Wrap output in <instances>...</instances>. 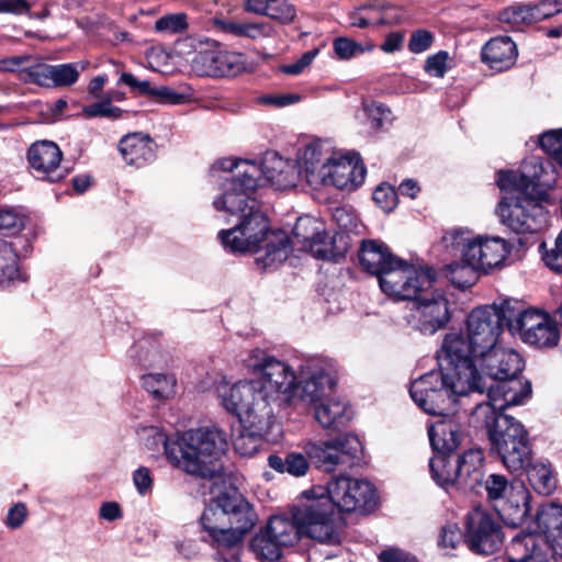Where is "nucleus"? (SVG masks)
Masks as SVG:
<instances>
[{"label": "nucleus", "mask_w": 562, "mask_h": 562, "mask_svg": "<svg viewBox=\"0 0 562 562\" xmlns=\"http://www.w3.org/2000/svg\"><path fill=\"white\" fill-rule=\"evenodd\" d=\"M554 178L550 161L532 156L525 159L519 170H501L497 186L504 195L496 213L501 222L516 234H535L547 226L548 211L542 205L547 188Z\"/></svg>", "instance_id": "f257e3e1"}, {"label": "nucleus", "mask_w": 562, "mask_h": 562, "mask_svg": "<svg viewBox=\"0 0 562 562\" xmlns=\"http://www.w3.org/2000/svg\"><path fill=\"white\" fill-rule=\"evenodd\" d=\"M305 507L299 513L300 521L321 543L338 544L340 536L334 520L335 509L342 513H369L376 506V492L367 480L339 476L326 487L317 486L302 494Z\"/></svg>", "instance_id": "f03ea898"}, {"label": "nucleus", "mask_w": 562, "mask_h": 562, "mask_svg": "<svg viewBox=\"0 0 562 562\" xmlns=\"http://www.w3.org/2000/svg\"><path fill=\"white\" fill-rule=\"evenodd\" d=\"M240 177L227 179L222 187V194L214 201L217 211L236 215L239 223L231 229L221 231L218 236L225 248L233 252H257L267 239L269 223L259 211L258 203L251 195L258 188L259 169L254 164H244Z\"/></svg>", "instance_id": "7ed1b4c3"}, {"label": "nucleus", "mask_w": 562, "mask_h": 562, "mask_svg": "<svg viewBox=\"0 0 562 562\" xmlns=\"http://www.w3.org/2000/svg\"><path fill=\"white\" fill-rule=\"evenodd\" d=\"M244 362L249 372L258 375L256 380L217 387L229 394L227 402L231 407L236 408L241 403L258 408L266 405L274 415L276 408L291 404L297 390V375L288 363L262 349L251 350Z\"/></svg>", "instance_id": "20e7f679"}, {"label": "nucleus", "mask_w": 562, "mask_h": 562, "mask_svg": "<svg viewBox=\"0 0 562 562\" xmlns=\"http://www.w3.org/2000/svg\"><path fill=\"white\" fill-rule=\"evenodd\" d=\"M439 371H430L415 380L409 394L418 407L429 415L450 416L458 411V404L472 394H484V385L467 371L450 363L438 351Z\"/></svg>", "instance_id": "39448f33"}, {"label": "nucleus", "mask_w": 562, "mask_h": 562, "mask_svg": "<svg viewBox=\"0 0 562 562\" xmlns=\"http://www.w3.org/2000/svg\"><path fill=\"white\" fill-rule=\"evenodd\" d=\"M508 406L479 402L472 409L469 424L486 431L490 452L510 472L526 470L531 461V445L524 425L504 413Z\"/></svg>", "instance_id": "423d86ee"}, {"label": "nucleus", "mask_w": 562, "mask_h": 562, "mask_svg": "<svg viewBox=\"0 0 562 562\" xmlns=\"http://www.w3.org/2000/svg\"><path fill=\"white\" fill-rule=\"evenodd\" d=\"M168 461L177 469L202 479L224 476L220 458L227 448V436L217 427L190 429L176 438L158 435Z\"/></svg>", "instance_id": "0eeeda50"}, {"label": "nucleus", "mask_w": 562, "mask_h": 562, "mask_svg": "<svg viewBox=\"0 0 562 562\" xmlns=\"http://www.w3.org/2000/svg\"><path fill=\"white\" fill-rule=\"evenodd\" d=\"M436 282L437 273L431 267H418L393 295L396 300L412 302L405 319L411 328L424 335H434L451 318L449 301Z\"/></svg>", "instance_id": "6e6552de"}, {"label": "nucleus", "mask_w": 562, "mask_h": 562, "mask_svg": "<svg viewBox=\"0 0 562 562\" xmlns=\"http://www.w3.org/2000/svg\"><path fill=\"white\" fill-rule=\"evenodd\" d=\"M501 334L496 310L490 305L479 306L468 315L467 333L448 334L439 351L450 363L473 371L475 378L482 379L476 364L479 357L498 346Z\"/></svg>", "instance_id": "1a4fd4ad"}, {"label": "nucleus", "mask_w": 562, "mask_h": 562, "mask_svg": "<svg viewBox=\"0 0 562 562\" xmlns=\"http://www.w3.org/2000/svg\"><path fill=\"white\" fill-rule=\"evenodd\" d=\"M477 362L484 373L495 381L487 385L482 376L486 402L502 404L503 406L520 405L530 395L529 382H522L517 376L522 371L524 361L518 352L513 349L495 347L493 350L479 357Z\"/></svg>", "instance_id": "9d476101"}, {"label": "nucleus", "mask_w": 562, "mask_h": 562, "mask_svg": "<svg viewBox=\"0 0 562 562\" xmlns=\"http://www.w3.org/2000/svg\"><path fill=\"white\" fill-rule=\"evenodd\" d=\"M358 256L363 269L378 277L381 290L389 296H393L418 269L395 257L385 244L373 239L361 243Z\"/></svg>", "instance_id": "9b49d317"}, {"label": "nucleus", "mask_w": 562, "mask_h": 562, "mask_svg": "<svg viewBox=\"0 0 562 562\" xmlns=\"http://www.w3.org/2000/svg\"><path fill=\"white\" fill-rule=\"evenodd\" d=\"M432 480L441 487L457 486L467 492L480 486L484 476V452L481 448L465 450L453 468L447 457L436 456L429 460Z\"/></svg>", "instance_id": "f8f14e48"}, {"label": "nucleus", "mask_w": 562, "mask_h": 562, "mask_svg": "<svg viewBox=\"0 0 562 562\" xmlns=\"http://www.w3.org/2000/svg\"><path fill=\"white\" fill-rule=\"evenodd\" d=\"M222 406L231 414L237 415L244 429L235 437L233 445L237 453L243 457H251L257 453L262 445L263 437L273 425L274 415L266 405L260 408L248 403H241L236 408L228 405L229 394L217 389Z\"/></svg>", "instance_id": "ddd939ff"}, {"label": "nucleus", "mask_w": 562, "mask_h": 562, "mask_svg": "<svg viewBox=\"0 0 562 562\" xmlns=\"http://www.w3.org/2000/svg\"><path fill=\"white\" fill-rule=\"evenodd\" d=\"M362 452L359 438L352 434H345L334 439L308 442L305 453L319 469L331 472L337 467H350Z\"/></svg>", "instance_id": "4468645a"}, {"label": "nucleus", "mask_w": 562, "mask_h": 562, "mask_svg": "<svg viewBox=\"0 0 562 562\" xmlns=\"http://www.w3.org/2000/svg\"><path fill=\"white\" fill-rule=\"evenodd\" d=\"M504 535L501 524L487 510L475 508L467 516L464 543L479 555H491L503 544Z\"/></svg>", "instance_id": "2eb2a0df"}, {"label": "nucleus", "mask_w": 562, "mask_h": 562, "mask_svg": "<svg viewBox=\"0 0 562 562\" xmlns=\"http://www.w3.org/2000/svg\"><path fill=\"white\" fill-rule=\"evenodd\" d=\"M254 510L250 504L236 490H227L214 497L203 510L200 522L202 529L207 532L217 528H224Z\"/></svg>", "instance_id": "dca6fc26"}, {"label": "nucleus", "mask_w": 562, "mask_h": 562, "mask_svg": "<svg viewBox=\"0 0 562 562\" xmlns=\"http://www.w3.org/2000/svg\"><path fill=\"white\" fill-rule=\"evenodd\" d=\"M191 69L200 77H235L246 69V63L241 53L212 48L196 52Z\"/></svg>", "instance_id": "f3484780"}, {"label": "nucleus", "mask_w": 562, "mask_h": 562, "mask_svg": "<svg viewBox=\"0 0 562 562\" xmlns=\"http://www.w3.org/2000/svg\"><path fill=\"white\" fill-rule=\"evenodd\" d=\"M366 167L349 156L326 159L322 165L321 177L313 175L312 186H334L340 190L353 191L366 178Z\"/></svg>", "instance_id": "a211bd4d"}, {"label": "nucleus", "mask_w": 562, "mask_h": 562, "mask_svg": "<svg viewBox=\"0 0 562 562\" xmlns=\"http://www.w3.org/2000/svg\"><path fill=\"white\" fill-rule=\"evenodd\" d=\"M329 367L326 360L317 357L305 359L300 364L296 383L302 389L303 402L316 404L323 398L325 390L334 385Z\"/></svg>", "instance_id": "6ab92c4d"}, {"label": "nucleus", "mask_w": 562, "mask_h": 562, "mask_svg": "<svg viewBox=\"0 0 562 562\" xmlns=\"http://www.w3.org/2000/svg\"><path fill=\"white\" fill-rule=\"evenodd\" d=\"M61 150L50 140H40L31 145L27 159L37 176L49 182H58L65 178L67 171L60 167Z\"/></svg>", "instance_id": "aec40b11"}, {"label": "nucleus", "mask_w": 562, "mask_h": 562, "mask_svg": "<svg viewBox=\"0 0 562 562\" xmlns=\"http://www.w3.org/2000/svg\"><path fill=\"white\" fill-rule=\"evenodd\" d=\"M293 237L302 244L304 250L310 251L317 259H329L333 255L328 245V234L311 216L299 217L293 227Z\"/></svg>", "instance_id": "412c9836"}, {"label": "nucleus", "mask_w": 562, "mask_h": 562, "mask_svg": "<svg viewBox=\"0 0 562 562\" xmlns=\"http://www.w3.org/2000/svg\"><path fill=\"white\" fill-rule=\"evenodd\" d=\"M530 493L521 482H513L510 493L494 508L502 520L512 527L522 525L530 513Z\"/></svg>", "instance_id": "4be33fe9"}, {"label": "nucleus", "mask_w": 562, "mask_h": 562, "mask_svg": "<svg viewBox=\"0 0 562 562\" xmlns=\"http://www.w3.org/2000/svg\"><path fill=\"white\" fill-rule=\"evenodd\" d=\"M305 507V503L294 508L293 517L288 518L284 516H272L266 528L267 532L270 533L274 541L281 548L290 547L296 543L300 538L304 535L313 540L317 539L311 535L307 529V524L300 521L299 513Z\"/></svg>", "instance_id": "5701e85b"}, {"label": "nucleus", "mask_w": 562, "mask_h": 562, "mask_svg": "<svg viewBox=\"0 0 562 562\" xmlns=\"http://www.w3.org/2000/svg\"><path fill=\"white\" fill-rule=\"evenodd\" d=\"M157 145L155 140L144 133H131L121 138L117 149L124 161L142 168L156 159Z\"/></svg>", "instance_id": "b1692460"}, {"label": "nucleus", "mask_w": 562, "mask_h": 562, "mask_svg": "<svg viewBox=\"0 0 562 562\" xmlns=\"http://www.w3.org/2000/svg\"><path fill=\"white\" fill-rule=\"evenodd\" d=\"M517 57V46L508 36L493 37L481 49V60L498 72L512 68Z\"/></svg>", "instance_id": "393cba45"}, {"label": "nucleus", "mask_w": 562, "mask_h": 562, "mask_svg": "<svg viewBox=\"0 0 562 562\" xmlns=\"http://www.w3.org/2000/svg\"><path fill=\"white\" fill-rule=\"evenodd\" d=\"M428 435L432 449L442 457L457 450L463 439L461 426L451 418L431 425Z\"/></svg>", "instance_id": "a878e982"}, {"label": "nucleus", "mask_w": 562, "mask_h": 562, "mask_svg": "<svg viewBox=\"0 0 562 562\" xmlns=\"http://www.w3.org/2000/svg\"><path fill=\"white\" fill-rule=\"evenodd\" d=\"M316 420L325 429L340 430L352 418L350 405L338 398H329L315 406Z\"/></svg>", "instance_id": "bb28decb"}, {"label": "nucleus", "mask_w": 562, "mask_h": 562, "mask_svg": "<svg viewBox=\"0 0 562 562\" xmlns=\"http://www.w3.org/2000/svg\"><path fill=\"white\" fill-rule=\"evenodd\" d=\"M254 165L259 169L258 186L261 178L278 187L293 184L294 166L277 153H267L260 165Z\"/></svg>", "instance_id": "cd10ccee"}, {"label": "nucleus", "mask_w": 562, "mask_h": 562, "mask_svg": "<svg viewBox=\"0 0 562 562\" xmlns=\"http://www.w3.org/2000/svg\"><path fill=\"white\" fill-rule=\"evenodd\" d=\"M256 514L240 516L224 528H217L206 533L212 540V544L217 548L231 549L239 544L245 535L255 526Z\"/></svg>", "instance_id": "c85d7f7f"}, {"label": "nucleus", "mask_w": 562, "mask_h": 562, "mask_svg": "<svg viewBox=\"0 0 562 562\" xmlns=\"http://www.w3.org/2000/svg\"><path fill=\"white\" fill-rule=\"evenodd\" d=\"M214 26L222 33L248 40L270 37L272 27L267 23L215 19Z\"/></svg>", "instance_id": "c756f323"}, {"label": "nucleus", "mask_w": 562, "mask_h": 562, "mask_svg": "<svg viewBox=\"0 0 562 562\" xmlns=\"http://www.w3.org/2000/svg\"><path fill=\"white\" fill-rule=\"evenodd\" d=\"M537 525L548 540L562 547V506L559 504L543 505L537 513Z\"/></svg>", "instance_id": "7c9ffc66"}, {"label": "nucleus", "mask_w": 562, "mask_h": 562, "mask_svg": "<svg viewBox=\"0 0 562 562\" xmlns=\"http://www.w3.org/2000/svg\"><path fill=\"white\" fill-rule=\"evenodd\" d=\"M483 238L477 237L472 240H468L462 247V259L468 267L461 268V271L468 273V280H461L454 278L460 284H474L477 279V271L483 270Z\"/></svg>", "instance_id": "2f4dec72"}, {"label": "nucleus", "mask_w": 562, "mask_h": 562, "mask_svg": "<svg viewBox=\"0 0 562 562\" xmlns=\"http://www.w3.org/2000/svg\"><path fill=\"white\" fill-rule=\"evenodd\" d=\"M538 537L520 531L510 541L508 552L512 562H542L537 559Z\"/></svg>", "instance_id": "473e14b6"}, {"label": "nucleus", "mask_w": 562, "mask_h": 562, "mask_svg": "<svg viewBox=\"0 0 562 562\" xmlns=\"http://www.w3.org/2000/svg\"><path fill=\"white\" fill-rule=\"evenodd\" d=\"M268 464L277 472H286L296 477L304 476L310 469V463L306 457L301 452H290L285 458H281L278 454H271L268 458Z\"/></svg>", "instance_id": "72a5a7b5"}, {"label": "nucleus", "mask_w": 562, "mask_h": 562, "mask_svg": "<svg viewBox=\"0 0 562 562\" xmlns=\"http://www.w3.org/2000/svg\"><path fill=\"white\" fill-rule=\"evenodd\" d=\"M143 387L155 400H168L176 394L177 381L172 374L149 373L142 376Z\"/></svg>", "instance_id": "f704fd0d"}, {"label": "nucleus", "mask_w": 562, "mask_h": 562, "mask_svg": "<svg viewBox=\"0 0 562 562\" xmlns=\"http://www.w3.org/2000/svg\"><path fill=\"white\" fill-rule=\"evenodd\" d=\"M250 550L261 561H278L282 555V548L274 538L267 532V528L260 529L250 541Z\"/></svg>", "instance_id": "c9c22d12"}, {"label": "nucleus", "mask_w": 562, "mask_h": 562, "mask_svg": "<svg viewBox=\"0 0 562 562\" xmlns=\"http://www.w3.org/2000/svg\"><path fill=\"white\" fill-rule=\"evenodd\" d=\"M15 280L24 281L18 267V256L5 240L0 239V284H10Z\"/></svg>", "instance_id": "e433bc0d"}, {"label": "nucleus", "mask_w": 562, "mask_h": 562, "mask_svg": "<svg viewBox=\"0 0 562 562\" xmlns=\"http://www.w3.org/2000/svg\"><path fill=\"white\" fill-rule=\"evenodd\" d=\"M509 252L508 244L501 237L483 238V271L502 263Z\"/></svg>", "instance_id": "4c0bfd02"}, {"label": "nucleus", "mask_w": 562, "mask_h": 562, "mask_svg": "<svg viewBox=\"0 0 562 562\" xmlns=\"http://www.w3.org/2000/svg\"><path fill=\"white\" fill-rule=\"evenodd\" d=\"M559 338L557 324L548 317L536 330L528 333L522 341L539 348H551L557 346Z\"/></svg>", "instance_id": "58836bf2"}, {"label": "nucleus", "mask_w": 562, "mask_h": 562, "mask_svg": "<svg viewBox=\"0 0 562 562\" xmlns=\"http://www.w3.org/2000/svg\"><path fill=\"white\" fill-rule=\"evenodd\" d=\"M528 480L533 490L541 495H550L555 490V480L546 464H529Z\"/></svg>", "instance_id": "ea45409f"}, {"label": "nucleus", "mask_w": 562, "mask_h": 562, "mask_svg": "<svg viewBox=\"0 0 562 562\" xmlns=\"http://www.w3.org/2000/svg\"><path fill=\"white\" fill-rule=\"evenodd\" d=\"M499 316V327L503 330L506 324L508 330L516 335L520 316L526 312L518 301H504L499 306H493Z\"/></svg>", "instance_id": "a19ab883"}, {"label": "nucleus", "mask_w": 562, "mask_h": 562, "mask_svg": "<svg viewBox=\"0 0 562 562\" xmlns=\"http://www.w3.org/2000/svg\"><path fill=\"white\" fill-rule=\"evenodd\" d=\"M21 79L41 87H53L52 65L36 63L21 70Z\"/></svg>", "instance_id": "79ce46f5"}, {"label": "nucleus", "mask_w": 562, "mask_h": 562, "mask_svg": "<svg viewBox=\"0 0 562 562\" xmlns=\"http://www.w3.org/2000/svg\"><path fill=\"white\" fill-rule=\"evenodd\" d=\"M85 65L78 63L52 65L53 87H68L74 85Z\"/></svg>", "instance_id": "37998d69"}, {"label": "nucleus", "mask_w": 562, "mask_h": 562, "mask_svg": "<svg viewBox=\"0 0 562 562\" xmlns=\"http://www.w3.org/2000/svg\"><path fill=\"white\" fill-rule=\"evenodd\" d=\"M512 483L508 482L507 477L502 474H490L484 481V487L488 501L493 504H498L510 493Z\"/></svg>", "instance_id": "c03bdc74"}, {"label": "nucleus", "mask_w": 562, "mask_h": 562, "mask_svg": "<svg viewBox=\"0 0 562 562\" xmlns=\"http://www.w3.org/2000/svg\"><path fill=\"white\" fill-rule=\"evenodd\" d=\"M321 150L316 145L305 147L302 156V167L306 181L312 186L313 175L321 177L322 165L325 161L321 159Z\"/></svg>", "instance_id": "a18cd8bd"}, {"label": "nucleus", "mask_w": 562, "mask_h": 562, "mask_svg": "<svg viewBox=\"0 0 562 562\" xmlns=\"http://www.w3.org/2000/svg\"><path fill=\"white\" fill-rule=\"evenodd\" d=\"M539 251L548 268L554 272L562 273V231L551 248H548L547 243L543 241L539 245Z\"/></svg>", "instance_id": "49530a36"}, {"label": "nucleus", "mask_w": 562, "mask_h": 562, "mask_svg": "<svg viewBox=\"0 0 562 562\" xmlns=\"http://www.w3.org/2000/svg\"><path fill=\"white\" fill-rule=\"evenodd\" d=\"M188 29L184 13L167 14L155 22V31L167 34H180Z\"/></svg>", "instance_id": "de8ad7c7"}, {"label": "nucleus", "mask_w": 562, "mask_h": 562, "mask_svg": "<svg viewBox=\"0 0 562 562\" xmlns=\"http://www.w3.org/2000/svg\"><path fill=\"white\" fill-rule=\"evenodd\" d=\"M363 111L373 131L382 128L384 122L390 121V109L380 102L364 103Z\"/></svg>", "instance_id": "09e8293b"}, {"label": "nucleus", "mask_w": 562, "mask_h": 562, "mask_svg": "<svg viewBox=\"0 0 562 562\" xmlns=\"http://www.w3.org/2000/svg\"><path fill=\"white\" fill-rule=\"evenodd\" d=\"M464 541V535L457 524H448L440 530L438 546L446 550H456Z\"/></svg>", "instance_id": "8fccbe9b"}, {"label": "nucleus", "mask_w": 562, "mask_h": 562, "mask_svg": "<svg viewBox=\"0 0 562 562\" xmlns=\"http://www.w3.org/2000/svg\"><path fill=\"white\" fill-rule=\"evenodd\" d=\"M548 317V315L539 313L538 311L526 310V312L520 316V324L517 327L516 335H519L522 340L526 338L528 333H531L541 326Z\"/></svg>", "instance_id": "3c124183"}, {"label": "nucleus", "mask_w": 562, "mask_h": 562, "mask_svg": "<svg viewBox=\"0 0 562 562\" xmlns=\"http://www.w3.org/2000/svg\"><path fill=\"white\" fill-rule=\"evenodd\" d=\"M82 112L88 117H108L113 120L121 117L123 114V111L112 105L109 100L86 105Z\"/></svg>", "instance_id": "603ef678"}, {"label": "nucleus", "mask_w": 562, "mask_h": 562, "mask_svg": "<svg viewBox=\"0 0 562 562\" xmlns=\"http://www.w3.org/2000/svg\"><path fill=\"white\" fill-rule=\"evenodd\" d=\"M24 226L23 216L15 207L0 209V231H8L14 234Z\"/></svg>", "instance_id": "864d4df0"}, {"label": "nucleus", "mask_w": 562, "mask_h": 562, "mask_svg": "<svg viewBox=\"0 0 562 562\" xmlns=\"http://www.w3.org/2000/svg\"><path fill=\"white\" fill-rule=\"evenodd\" d=\"M373 201L385 212L392 211L397 202V191L390 184L382 183L376 187Z\"/></svg>", "instance_id": "5fc2aeb1"}, {"label": "nucleus", "mask_w": 562, "mask_h": 562, "mask_svg": "<svg viewBox=\"0 0 562 562\" xmlns=\"http://www.w3.org/2000/svg\"><path fill=\"white\" fill-rule=\"evenodd\" d=\"M267 16L281 24H289L294 21L296 10L294 5L289 3L286 0H279L278 2L270 4Z\"/></svg>", "instance_id": "6e6d98bb"}, {"label": "nucleus", "mask_w": 562, "mask_h": 562, "mask_svg": "<svg viewBox=\"0 0 562 562\" xmlns=\"http://www.w3.org/2000/svg\"><path fill=\"white\" fill-rule=\"evenodd\" d=\"M498 20L510 25L529 24L526 4H515L502 10Z\"/></svg>", "instance_id": "4d7b16f0"}, {"label": "nucleus", "mask_w": 562, "mask_h": 562, "mask_svg": "<svg viewBox=\"0 0 562 562\" xmlns=\"http://www.w3.org/2000/svg\"><path fill=\"white\" fill-rule=\"evenodd\" d=\"M448 58L449 55L445 50L428 56L424 65V70L432 77L442 78L447 71Z\"/></svg>", "instance_id": "13d9d810"}, {"label": "nucleus", "mask_w": 562, "mask_h": 562, "mask_svg": "<svg viewBox=\"0 0 562 562\" xmlns=\"http://www.w3.org/2000/svg\"><path fill=\"white\" fill-rule=\"evenodd\" d=\"M434 42V35L427 30H417L412 33L408 49L414 54L426 52Z\"/></svg>", "instance_id": "bf43d9fd"}, {"label": "nucleus", "mask_w": 562, "mask_h": 562, "mask_svg": "<svg viewBox=\"0 0 562 562\" xmlns=\"http://www.w3.org/2000/svg\"><path fill=\"white\" fill-rule=\"evenodd\" d=\"M551 0H541L535 4H526L528 10L529 24L537 23L553 16V13H551Z\"/></svg>", "instance_id": "052dcab7"}, {"label": "nucleus", "mask_w": 562, "mask_h": 562, "mask_svg": "<svg viewBox=\"0 0 562 562\" xmlns=\"http://www.w3.org/2000/svg\"><path fill=\"white\" fill-rule=\"evenodd\" d=\"M121 81L128 86L133 91L138 92L139 94L147 95L153 98L155 92V87H151L148 80H139L131 72H123L121 76Z\"/></svg>", "instance_id": "680f3d73"}, {"label": "nucleus", "mask_w": 562, "mask_h": 562, "mask_svg": "<svg viewBox=\"0 0 562 562\" xmlns=\"http://www.w3.org/2000/svg\"><path fill=\"white\" fill-rule=\"evenodd\" d=\"M32 7V0H0V13L25 15L30 14Z\"/></svg>", "instance_id": "e2e57ef3"}, {"label": "nucleus", "mask_w": 562, "mask_h": 562, "mask_svg": "<svg viewBox=\"0 0 562 562\" xmlns=\"http://www.w3.org/2000/svg\"><path fill=\"white\" fill-rule=\"evenodd\" d=\"M541 148L551 157L558 151L562 144V130L549 131L540 135Z\"/></svg>", "instance_id": "0e129e2a"}, {"label": "nucleus", "mask_w": 562, "mask_h": 562, "mask_svg": "<svg viewBox=\"0 0 562 562\" xmlns=\"http://www.w3.org/2000/svg\"><path fill=\"white\" fill-rule=\"evenodd\" d=\"M133 483L139 495L144 496L151 492L153 477L150 471L146 467L138 468L133 473Z\"/></svg>", "instance_id": "69168bd1"}, {"label": "nucleus", "mask_w": 562, "mask_h": 562, "mask_svg": "<svg viewBox=\"0 0 562 562\" xmlns=\"http://www.w3.org/2000/svg\"><path fill=\"white\" fill-rule=\"evenodd\" d=\"M334 50L341 59L351 58L357 52H363L361 46L347 37H338L334 41Z\"/></svg>", "instance_id": "338daca9"}, {"label": "nucleus", "mask_w": 562, "mask_h": 562, "mask_svg": "<svg viewBox=\"0 0 562 562\" xmlns=\"http://www.w3.org/2000/svg\"><path fill=\"white\" fill-rule=\"evenodd\" d=\"M153 98L164 104H181L186 100L184 94L168 87L156 88Z\"/></svg>", "instance_id": "774afa93"}]
</instances>
